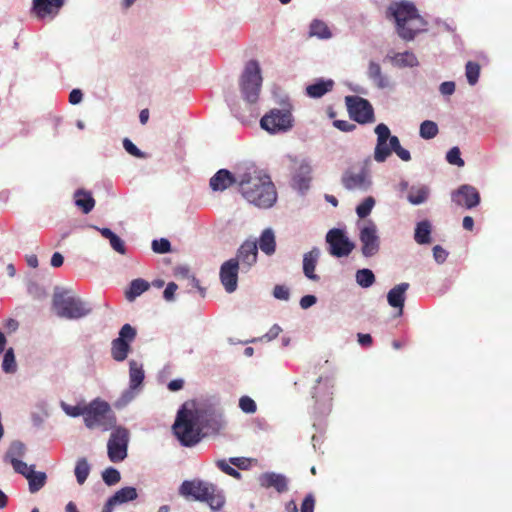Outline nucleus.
Returning a JSON list of instances; mask_svg holds the SVG:
<instances>
[{
    "label": "nucleus",
    "instance_id": "c9c22d12",
    "mask_svg": "<svg viewBox=\"0 0 512 512\" xmlns=\"http://www.w3.org/2000/svg\"><path fill=\"white\" fill-rule=\"evenodd\" d=\"M129 377H130V387L132 389L137 388L143 382V379H144L143 369L135 361L130 362Z\"/></svg>",
    "mask_w": 512,
    "mask_h": 512
},
{
    "label": "nucleus",
    "instance_id": "37998d69",
    "mask_svg": "<svg viewBox=\"0 0 512 512\" xmlns=\"http://www.w3.org/2000/svg\"><path fill=\"white\" fill-rule=\"evenodd\" d=\"M374 205L375 200L373 197L369 196L365 198L364 201L360 203L356 208V213L359 216V218L367 217L371 213Z\"/></svg>",
    "mask_w": 512,
    "mask_h": 512
},
{
    "label": "nucleus",
    "instance_id": "aec40b11",
    "mask_svg": "<svg viewBox=\"0 0 512 512\" xmlns=\"http://www.w3.org/2000/svg\"><path fill=\"white\" fill-rule=\"evenodd\" d=\"M258 256V245L254 240H246L238 249L237 257L238 264L241 263L243 266L250 268L257 262Z\"/></svg>",
    "mask_w": 512,
    "mask_h": 512
},
{
    "label": "nucleus",
    "instance_id": "6ab92c4d",
    "mask_svg": "<svg viewBox=\"0 0 512 512\" xmlns=\"http://www.w3.org/2000/svg\"><path fill=\"white\" fill-rule=\"evenodd\" d=\"M63 5L64 0H33L31 12L38 19L53 18Z\"/></svg>",
    "mask_w": 512,
    "mask_h": 512
},
{
    "label": "nucleus",
    "instance_id": "052dcab7",
    "mask_svg": "<svg viewBox=\"0 0 512 512\" xmlns=\"http://www.w3.org/2000/svg\"><path fill=\"white\" fill-rule=\"evenodd\" d=\"M177 288H178V286L174 282L168 283L163 292V296H164L165 300L172 301L174 299V294H175Z\"/></svg>",
    "mask_w": 512,
    "mask_h": 512
},
{
    "label": "nucleus",
    "instance_id": "f257e3e1",
    "mask_svg": "<svg viewBox=\"0 0 512 512\" xmlns=\"http://www.w3.org/2000/svg\"><path fill=\"white\" fill-rule=\"evenodd\" d=\"M238 184L243 197L257 207L268 208L276 201L277 194L270 177L256 170L240 175Z\"/></svg>",
    "mask_w": 512,
    "mask_h": 512
},
{
    "label": "nucleus",
    "instance_id": "4468645a",
    "mask_svg": "<svg viewBox=\"0 0 512 512\" xmlns=\"http://www.w3.org/2000/svg\"><path fill=\"white\" fill-rule=\"evenodd\" d=\"M360 242L362 254L365 257H372L379 251L380 241L377 235V228L373 222H368L360 231Z\"/></svg>",
    "mask_w": 512,
    "mask_h": 512
},
{
    "label": "nucleus",
    "instance_id": "864d4df0",
    "mask_svg": "<svg viewBox=\"0 0 512 512\" xmlns=\"http://www.w3.org/2000/svg\"><path fill=\"white\" fill-rule=\"evenodd\" d=\"M109 242H110V245L111 247L118 253L124 255L126 254V247H125V243L124 241L119 237L117 236L116 234H114L110 239H109Z\"/></svg>",
    "mask_w": 512,
    "mask_h": 512
},
{
    "label": "nucleus",
    "instance_id": "412c9836",
    "mask_svg": "<svg viewBox=\"0 0 512 512\" xmlns=\"http://www.w3.org/2000/svg\"><path fill=\"white\" fill-rule=\"evenodd\" d=\"M260 485L264 488H274L277 492L283 493L288 489L287 478L282 474L266 472L259 477Z\"/></svg>",
    "mask_w": 512,
    "mask_h": 512
},
{
    "label": "nucleus",
    "instance_id": "72a5a7b5",
    "mask_svg": "<svg viewBox=\"0 0 512 512\" xmlns=\"http://www.w3.org/2000/svg\"><path fill=\"white\" fill-rule=\"evenodd\" d=\"M91 467L86 458L77 460L74 473L79 485H83L90 474Z\"/></svg>",
    "mask_w": 512,
    "mask_h": 512
},
{
    "label": "nucleus",
    "instance_id": "4c0bfd02",
    "mask_svg": "<svg viewBox=\"0 0 512 512\" xmlns=\"http://www.w3.org/2000/svg\"><path fill=\"white\" fill-rule=\"evenodd\" d=\"M438 132V125L434 121L425 120L420 125L419 134L423 139H432L437 136Z\"/></svg>",
    "mask_w": 512,
    "mask_h": 512
},
{
    "label": "nucleus",
    "instance_id": "680f3d73",
    "mask_svg": "<svg viewBox=\"0 0 512 512\" xmlns=\"http://www.w3.org/2000/svg\"><path fill=\"white\" fill-rule=\"evenodd\" d=\"M439 90L443 95H452L455 91V83L453 81L443 82Z\"/></svg>",
    "mask_w": 512,
    "mask_h": 512
},
{
    "label": "nucleus",
    "instance_id": "ddd939ff",
    "mask_svg": "<svg viewBox=\"0 0 512 512\" xmlns=\"http://www.w3.org/2000/svg\"><path fill=\"white\" fill-rule=\"evenodd\" d=\"M326 242L329 244L330 254L338 258L348 256L355 247L345 233L337 228H333L327 233Z\"/></svg>",
    "mask_w": 512,
    "mask_h": 512
},
{
    "label": "nucleus",
    "instance_id": "4d7b16f0",
    "mask_svg": "<svg viewBox=\"0 0 512 512\" xmlns=\"http://www.w3.org/2000/svg\"><path fill=\"white\" fill-rule=\"evenodd\" d=\"M315 498L312 494H308L301 505V512H314Z\"/></svg>",
    "mask_w": 512,
    "mask_h": 512
},
{
    "label": "nucleus",
    "instance_id": "6e6d98bb",
    "mask_svg": "<svg viewBox=\"0 0 512 512\" xmlns=\"http://www.w3.org/2000/svg\"><path fill=\"white\" fill-rule=\"evenodd\" d=\"M273 296L279 300H288L290 292L286 286L276 285L273 289Z\"/></svg>",
    "mask_w": 512,
    "mask_h": 512
},
{
    "label": "nucleus",
    "instance_id": "4be33fe9",
    "mask_svg": "<svg viewBox=\"0 0 512 512\" xmlns=\"http://www.w3.org/2000/svg\"><path fill=\"white\" fill-rule=\"evenodd\" d=\"M409 288V283H400L393 287L387 294V300L390 306L399 309V315L403 313L405 302V293Z\"/></svg>",
    "mask_w": 512,
    "mask_h": 512
},
{
    "label": "nucleus",
    "instance_id": "09e8293b",
    "mask_svg": "<svg viewBox=\"0 0 512 512\" xmlns=\"http://www.w3.org/2000/svg\"><path fill=\"white\" fill-rule=\"evenodd\" d=\"M239 407L244 413L247 414H253L257 410L255 401L249 396H242L239 399Z\"/></svg>",
    "mask_w": 512,
    "mask_h": 512
},
{
    "label": "nucleus",
    "instance_id": "69168bd1",
    "mask_svg": "<svg viewBox=\"0 0 512 512\" xmlns=\"http://www.w3.org/2000/svg\"><path fill=\"white\" fill-rule=\"evenodd\" d=\"M357 337H358L359 344L364 347L371 346V344L373 342L370 334L358 333Z\"/></svg>",
    "mask_w": 512,
    "mask_h": 512
},
{
    "label": "nucleus",
    "instance_id": "cd10ccee",
    "mask_svg": "<svg viewBox=\"0 0 512 512\" xmlns=\"http://www.w3.org/2000/svg\"><path fill=\"white\" fill-rule=\"evenodd\" d=\"M75 204L84 214L91 212L95 206V200L91 193L79 189L74 194Z\"/></svg>",
    "mask_w": 512,
    "mask_h": 512
},
{
    "label": "nucleus",
    "instance_id": "0eeeda50",
    "mask_svg": "<svg viewBox=\"0 0 512 512\" xmlns=\"http://www.w3.org/2000/svg\"><path fill=\"white\" fill-rule=\"evenodd\" d=\"M239 85L242 96L247 102H257L262 85L261 69L258 61L250 60L246 63Z\"/></svg>",
    "mask_w": 512,
    "mask_h": 512
},
{
    "label": "nucleus",
    "instance_id": "603ef678",
    "mask_svg": "<svg viewBox=\"0 0 512 512\" xmlns=\"http://www.w3.org/2000/svg\"><path fill=\"white\" fill-rule=\"evenodd\" d=\"M123 147L125 150L132 156L136 158H145V153H143L137 146L128 138L123 140Z\"/></svg>",
    "mask_w": 512,
    "mask_h": 512
},
{
    "label": "nucleus",
    "instance_id": "49530a36",
    "mask_svg": "<svg viewBox=\"0 0 512 512\" xmlns=\"http://www.w3.org/2000/svg\"><path fill=\"white\" fill-rule=\"evenodd\" d=\"M10 462L15 472L23 475L25 478L26 475H29L34 470L33 465L28 466L27 463L17 458H12Z\"/></svg>",
    "mask_w": 512,
    "mask_h": 512
},
{
    "label": "nucleus",
    "instance_id": "7ed1b4c3",
    "mask_svg": "<svg viewBox=\"0 0 512 512\" xmlns=\"http://www.w3.org/2000/svg\"><path fill=\"white\" fill-rule=\"evenodd\" d=\"M179 494L187 499L204 501L214 511L220 510L225 497L214 484L202 480H185L179 487Z\"/></svg>",
    "mask_w": 512,
    "mask_h": 512
},
{
    "label": "nucleus",
    "instance_id": "774afa93",
    "mask_svg": "<svg viewBox=\"0 0 512 512\" xmlns=\"http://www.w3.org/2000/svg\"><path fill=\"white\" fill-rule=\"evenodd\" d=\"M183 386H184V381L182 379H174L168 383V389L170 391H178V390L182 389Z\"/></svg>",
    "mask_w": 512,
    "mask_h": 512
},
{
    "label": "nucleus",
    "instance_id": "bf43d9fd",
    "mask_svg": "<svg viewBox=\"0 0 512 512\" xmlns=\"http://www.w3.org/2000/svg\"><path fill=\"white\" fill-rule=\"evenodd\" d=\"M433 256L438 263H443L446 260L448 253L440 245H436L433 248Z\"/></svg>",
    "mask_w": 512,
    "mask_h": 512
},
{
    "label": "nucleus",
    "instance_id": "338daca9",
    "mask_svg": "<svg viewBox=\"0 0 512 512\" xmlns=\"http://www.w3.org/2000/svg\"><path fill=\"white\" fill-rule=\"evenodd\" d=\"M64 262V257L62 256L61 253L59 252H55L52 257H51V265L55 268H58L60 266H62Z\"/></svg>",
    "mask_w": 512,
    "mask_h": 512
},
{
    "label": "nucleus",
    "instance_id": "423d86ee",
    "mask_svg": "<svg viewBox=\"0 0 512 512\" xmlns=\"http://www.w3.org/2000/svg\"><path fill=\"white\" fill-rule=\"evenodd\" d=\"M117 418L110 405L99 398L87 404L84 424L88 429L99 428L103 432L115 428Z\"/></svg>",
    "mask_w": 512,
    "mask_h": 512
},
{
    "label": "nucleus",
    "instance_id": "a211bd4d",
    "mask_svg": "<svg viewBox=\"0 0 512 512\" xmlns=\"http://www.w3.org/2000/svg\"><path fill=\"white\" fill-rule=\"evenodd\" d=\"M239 264L238 259H229L220 267V281L227 293H232L237 289Z\"/></svg>",
    "mask_w": 512,
    "mask_h": 512
},
{
    "label": "nucleus",
    "instance_id": "79ce46f5",
    "mask_svg": "<svg viewBox=\"0 0 512 512\" xmlns=\"http://www.w3.org/2000/svg\"><path fill=\"white\" fill-rule=\"evenodd\" d=\"M390 145L393 152H395L401 160L406 162L411 160L410 152L400 145V141L397 136H392V138H390Z\"/></svg>",
    "mask_w": 512,
    "mask_h": 512
},
{
    "label": "nucleus",
    "instance_id": "a878e982",
    "mask_svg": "<svg viewBox=\"0 0 512 512\" xmlns=\"http://www.w3.org/2000/svg\"><path fill=\"white\" fill-rule=\"evenodd\" d=\"M137 490L134 487H124L115 492V494L108 499V506L120 505L137 498Z\"/></svg>",
    "mask_w": 512,
    "mask_h": 512
},
{
    "label": "nucleus",
    "instance_id": "ea45409f",
    "mask_svg": "<svg viewBox=\"0 0 512 512\" xmlns=\"http://www.w3.org/2000/svg\"><path fill=\"white\" fill-rule=\"evenodd\" d=\"M356 282L363 288L372 286L375 282V276L370 269H360L356 272Z\"/></svg>",
    "mask_w": 512,
    "mask_h": 512
},
{
    "label": "nucleus",
    "instance_id": "5701e85b",
    "mask_svg": "<svg viewBox=\"0 0 512 512\" xmlns=\"http://www.w3.org/2000/svg\"><path fill=\"white\" fill-rule=\"evenodd\" d=\"M238 181L239 180H236L230 171L220 169L210 179L209 184L213 191H223Z\"/></svg>",
    "mask_w": 512,
    "mask_h": 512
},
{
    "label": "nucleus",
    "instance_id": "1a4fd4ad",
    "mask_svg": "<svg viewBox=\"0 0 512 512\" xmlns=\"http://www.w3.org/2000/svg\"><path fill=\"white\" fill-rule=\"evenodd\" d=\"M260 125L272 134L285 132L293 126L292 114L288 110L273 109L261 118Z\"/></svg>",
    "mask_w": 512,
    "mask_h": 512
},
{
    "label": "nucleus",
    "instance_id": "b1692460",
    "mask_svg": "<svg viewBox=\"0 0 512 512\" xmlns=\"http://www.w3.org/2000/svg\"><path fill=\"white\" fill-rule=\"evenodd\" d=\"M320 255L318 248H313L303 257V272L307 278L313 281H318L319 276L315 274V268Z\"/></svg>",
    "mask_w": 512,
    "mask_h": 512
},
{
    "label": "nucleus",
    "instance_id": "20e7f679",
    "mask_svg": "<svg viewBox=\"0 0 512 512\" xmlns=\"http://www.w3.org/2000/svg\"><path fill=\"white\" fill-rule=\"evenodd\" d=\"M173 433L183 446L196 445L203 437L194 410L182 407L173 424Z\"/></svg>",
    "mask_w": 512,
    "mask_h": 512
},
{
    "label": "nucleus",
    "instance_id": "6e6552de",
    "mask_svg": "<svg viewBox=\"0 0 512 512\" xmlns=\"http://www.w3.org/2000/svg\"><path fill=\"white\" fill-rule=\"evenodd\" d=\"M107 443L109 460L113 463L123 461L127 457L129 431L122 426H115Z\"/></svg>",
    "mask_w": 512,
    "mask_h": 512
},
{
    "label": "nucleus",
    "instance_id": "473e14b6",
    "mask_svg": "<svg viewBox=\"0 0 512 512\" xmlns=\"http://www.w3.org/2000/svg\"><path fill=\"white\" fill-rule=\"evenodd\" d=\"M29 484V491L31 493L38 492L46 483L47 476L44 472H35L34 470L26 475Z\"/></svg>",
    "mask_w": 512,
    "mask_h": 512
},
{
    "label": "nucleus",
    "instance_id": "c03bdc74",
    "mask_svg": "<svg viewBox=\"0 0 512 512\" xmlns=\"http://www.w3.org/2000/svg\"><path fill=\"white\" fill-rule=\"evenodd\" d=\"M61 406L67 415L71 417L83 416V420H85L87 404L71 406L66 403H62Z\"/></svg>",
    "mask_w": 512,
    "mask_h": 512
},
{
    "label": "nucleus",
    "instance_id": "bb28decb",
    "mask_svg": "<svg viewBox=\"0 0 512 512\" xmlns=\"http://www.w3.org/2000/svg\"><path fill=\"white\" fill-rule=\"evenodd\" d=\"M367 75L369 79L373 81V83L380 89L387 88L389 86L388 78L382 73L381 66L374 62L370 61L368 66Z\"/></svg>",
    "mask_w": 512,
    "mask_h": 512
},
{
    "label": "nucleus",
    "instance_id": "0e129e2a",
    "mask_svg": "<svg viewBox=\"0 0 512 512\" xmlns=\"http://www.w3.org/2000/svg\"><path fill=\"white\" fill-rule=\"evenodd\" d=\"M83 93L79 89H73L69 94V102L76 105L82 101Z\"/></svg>",
    "mask_w": 512,
    "mask_h": 512
},
{
    "label": "nucleus",
    "instance_id": "9d476101",
    "mask_svg": "<svg viewBox=\"0 0 512 512\" xmlns=\"http://www.w3.org/2000/svg\"><path fill=\"white\" fill-rule=\"evenodd\" d=\"M194 412L202 437L218 434L225 426L222 414L213 409H195Z\"/></svg>",
    "mask_w": 512,
    "mask_h": 512
},
{
    "label": "nucleus",
    "instance_id": "f8f14e48",
    "mask_svg": "<svg viewBox=\"0 0 512 512\" xmlns=\"http://www.w3.org/2000/svg\"><path fill=\"white\" fill-rule=\"evenodd\" d=\"M136 337V330L130 324H125L119 331V337L112 341L111 355L115 361H124L130 351V343Z\"/></svg>",
    "mask_w": 512,
    "mask_h": 512
},
{
    "label": "nucleus",
    "instance_id": "dca6fc26",
    "mask_svg": "<svg viewBox=\"0 0 512 512\" xmlns=\"http://www.w3.org/2000/svg\"><path fill=\"white\" fill-rule=\"evenodd\" d=\"M371 178L366 167L359 172L348 169L342 176V184L348 190L367 191L371 186Z\"/></svg>",
    "mask_w": 512,
    "mask_h": 512
},
{
    "label": "nucleus",
    "instance_id": "a19ab883",
    "mask_svg": "<svg viewBox=\"0 0 512 512\" xmlns=\"http://www.w3.org/2000/svg\"><path fill=\"white\" fill-rule=\"evenodd\" d=\"M2 369L6 373H14L17 369V364L15 360L14 351L12 348H9L6 350L3 362H2Z\"/></svg>",
    "mask_w": 512,
    "mask_h": 512
},
{
    "label": "nucleus",
    "instance_id": "de8ad7c7",
    "mask_svg": "<svg viewBox=\"0 0 512 512\" xmlns=\"http://www.w3.org/2000/svg\"><path fill=\"white\" fill-rule=\"evenodd\" d=\"M446 160L449 164L458 167H463L465 164L464 160L461 158L460 149L458 147H453L447 152Z\"/></svg>",
    "mask_w": 512,
    "mask_h": 512
},
{
    "label": "nucleus",
    "instance_id": "39448f33",
    "mask_svg": "<svg viewBox=\"0 0 512 512\" xmlns=\"http://www.w3.org/2000/svg\"><path fill=\"white\" fill-rule=\"evenodd\" d=\"M52 305L57 316L70 320L86 317L92 312V307L88 302L70 295L68 291L55 293Z\"/></svg>",
    "mask_w": 512,
    "mask_h": 512
},
{
    "label": "nucleus",
    "instance_id": "7c9ffc66",
    "mask_svg": "<svg viewBox=\"0 0 512 512\" xmlns=\"http://www.w3.org/2000/svg\"><path fill=\"white\" fill-rule=\"evenodd\" d=\"M429 195V188L425 185L412 186L408 193V201L413 205L424 203Z\"/></svg>",
    "mask_w": 512,
    "mask_h": 512
},
{
    "label": "nucleus",
    "instance_id": "c85d7f7f",
    "mask_svg": "<svg viewBox=\"0 0 512 512\" xmlns=\"http://www.w3.org/2000/svg\"><path fill=\"white\" fill-rule=\"evenodd\" d=\"M259 248L266 255L274 254L276 250L275 235L272 229H265L259 239Z\"/></svg>",
    "mask_w": 512,
    "mask_h": 512
},
{
    "label": "nucleus",
    "instance_id": "3c124183",
    "mask_svg": "<svg viewBox=\"0 0 512 512\" xmlns=\"http://www.w3.org/2000/svg\"><path fill=\"white\" fill-rule=\"evenodd\" d=\"M216 465L225 474H227L235 479L241 478V474L236 469L231 467L226 460H218L216 462Z\"/></svg>",
    "mask_w": 512,
    "mask_h": 512
},
{
    "label": "nucleus",
    "instance_id": "e433bc0d",
    "mask_svg": "<svg viewBox=\"0 0 512 512\" xmlns=\"http://www.w3.org/2000/svg\"><path fill=\"white\" fill-rule=\"evenodd\" d=\"M481 67L477 62L468 61L465 65V76L468 83L474 86L479 79Z\"/></svg>",
    "mask_w": 512,
    "mask_h": 512
},
{
    "label": "nucleus",
    "instance_id": "9b49d317",
    "mask_svg": "<svg viewBox=\"0 0 512 512\" xmlns=\"http://www.w3.org/2000/svg\"><path fill=\"white\" fill-rule=\"evenodd\" d=\"M345 102L349 115L354 121L360 124L374 121V110L368 100L359 96H347Z\"/></svg>",
    "mask_w": 512,
    "mask_h": 512
},
{
    "label": "nucleus",
    "instance_id": "f3484780",
    "mask_svg": "<svg viewBox=\"0 0 512 512\" xmlns=\"http://www.w3.org/2000/svg\"><path fill=\"white\" fill-rule=\"evenodd\" d=\"M452 201L466 209H472L480 203V194L478 190L468 184L461 185L451 194Z\"/></svg>",
    "mask_w": 512,
    "mask_h": 512
},
{
    "label": "nucleus",
    "instance_id": "f704fd0d",
    "mask_svg": "<svg viewBox=\"0 0 512 512\" xmlns=\"http://www.w3.org/2000/svg\"><path fill=\"white\" fill-rule=\"evenodd\" d=\"M392 61L399 67H414L418 65L417 57L409 51L395 54Z\"/></svg>",
    "mask_w": 512,
    "mask_h": 512
},
{
    "label": "nucleus",
    "instance_id": "13d9d810",
    "mask_svg": "<svg viewBox=\"0 0 512 512\" xmlns=\"http://www.w3.org/2000/svg\"><path fill=\"white\" fill-rule=\"evenodd\" d=\"M333 125L343 131V132H350V131H353L355 128H356V125L349 122V121H346V120H335L333 122Z\"/></svg>",
    "mask_w": 512,
    "mask_h": 512
},
{
    "label": "nucleus",
    "instance_id": "8fccbe9b",
    "mask_svg": "<svg viewBox=\"0 0 512 512\" xmlns=\"http://www.w3.org/2000/svg\"><path fill=\"white\" fill-rule=\"evenodd\" d=\"M152 249L155 253H159V254L168 253L171 250V244L165 238H161L159 240H153Z\"/></svg>",
    "mask_w": 512,
    "mask_h": 512
},
{
    "label": "nucleus",
    "instance_id": "58836bf2",
    "mask_svg": "<svg viewBox=\"0 0 512 512\" xmlns=\"http://www.w3.org/2000/svg\"><path fill=\"white\" fill-rule=\"evenodd\" d=\"M310 35L321 39H328L331 37V32L323 21L314 20L310 25Z\"/></svg>",
    "mask_w": 512,
    "mask_h": 512
},
{
    "label": "nucleus",
    "instance_id": "f03ea898",
    "mask_svg": "<svg viewBox=\"0 0 512 512\" xmlns=\"http://www.w3.org/2000/svg\"><path fill=\"white\" fill-rule=\"evenodd\" d=\"M387 12L395 19L398 35L406 41L413 40L419 32L425 30L426 21L412 3H393Z\"/></svg>",
    "mask_w": 512,
    "mask_h": 512
},
{
    "label": "nucleus",
    "instance_id": "c756f323",
    "mask_svg": "<svg viewBox=\"0 0 512 512\" xmlns=\"http://www.w3.org/2000/svg\"><path fill=\"white\" fill-rule=\"evenodd\" d=\"M149 283L141 278L134 279L130 283L129 290L126 291L125 296L127 300L133 301L136 297L140 296L142 293L149 289Z\"/></svg>",
    "mask_w": 512,
    "mask_h": 512
},
{
    "label": "nucleus",
    "instance_id": "2eb2a0df",
    "mask_svg": "<svg viewBox=\"0 0 512 512\" xmlns=\"http://www.w3.org/2000/svg\"><path fill=\"white\" fill-rule=\"evenodd\" d=\"M375 133L377 135V143L374 150V159L381 163L384 162L393 152L390 145V138H392L393 135H391L388 126L383 123H380L375 127Z\"/></svg>",
    "mask_w": 512,
    "mask_h": 512
},
{
    "label": "nucleus",
    "instance_id": "5fc2aeb1",
    "mask_svg": "<svg viewBox=\"0 0 512 512\" xmlns=\"http://www.w3.org/2000/svg\"><path fill=\"white\" fill-rule=\"evenodd\" d=\"M251 459L245 457H234L230 458L229 462L239 469L247 470L251 466Z\"/></svg>",
    "mask_w": 512,
    "mask_h": 512
},
{
    "label": "nucleus",
    "instance_id": "e2e57ef3",
    "mask_svg": "<svg viewBox=\"0 0 512 512\" xmlns=\"http://www.w3.org/2000/svg\"><path fill=\"white\" fill-rule=\"evenodd\" d=\"M317 301V298L314 295H305L300 300V306L302 309H308L312 305H314Z\"/></svg>",
    "mask_w": 512,
    "mask_h": 512
},
{
    "label": "nucleus",
    "instance_id": "2f4dec72",
    "mask_svg": "<svg viewBox=\"0 0 512 512\" xmlns=\"http://www.w3.org/2000/svg\"><path fill=\"white\" fill-rule=\"evenodd\" d=\"M431 224L428 221H421L415 229V241L418 244H429L431 242Z\"/></svg>",
    "mask_w": 512,
    "mask_h": 512
},
{
    "label": "nucleus",
    "instance_id": "a18cd8bd",
    "mask_svg": "<svg viewBox=\"0 0 512 512\" xmlns=\"http://www.w3.org/2000/svg\"><path fill=\"white\" fill-rule=\"evenodd\" d=\"M102 478L108 486H112L120 481L121 476L117 469L109 467L103 471Z\"/></svg>",
    "mask_w": 512,
    "mask_h": 512
},
{
    "label": "nucleus",
    "instance_id": "393cba45",
    "mask_svg": "<svg viewBox=\"0 0 512 512\" xmlns=\"http://www.w3.org/2000/svg\"><path fill=\"white\" fill-rule=\"evenodd\" d=\"M333 87L334 81L332 79H319L306 87V94L310 98H321L326 93L332 91Z\"/></svg>",
    "mask_w": 512,
    "mask_h": 512
}]
</instances>
